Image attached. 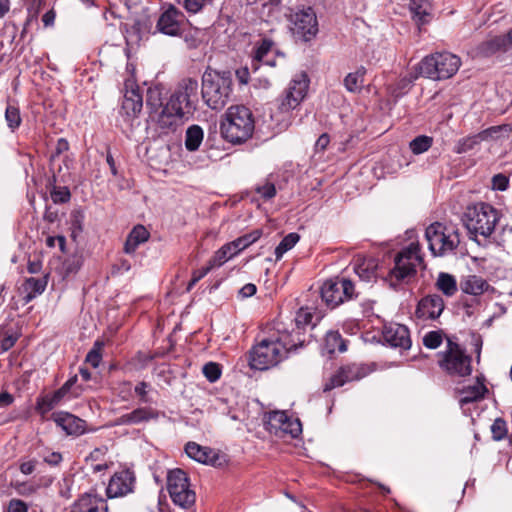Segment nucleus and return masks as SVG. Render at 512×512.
Returning <instances> with one entry per match:
<instances>
[{
  "instance_id": "obj_4",
  "label": "nucleus",
  "mask_w": 512,
  "mask_h": 512,
  "mask_svg": "<svg viewBox=\"0 0 512 512\" xmlns=\"http://www.w3.org/2000/svg\"><path fill=\"white\" fill-rule=\"evenodd\" d=\"M232 92L230 72L205 71L202 77L201 94L206 105L213 110L226 106Z\"/></svg>"
},
{
  "instance_id": "obj_46",
  "label": "nucleus",
  "mask_w": 512,
  "mask_h": 512,
  "mask_svg": "<svg viewBox=\"0 0 512 512\" xmlns=\"http://www.w3.org/2000/svg\"><path fill=\"white\" fill-rule=\"evenodd\" d=\"M5 119L9 128L15 130L21 123V117L19 109L15 106L8 105L5 111Z\"/></svg>"
},
{
  "instance_id": "obj_16",
  "label": "nucleus",
  "mask_w": 512,
  "mask_h": 512,
  "mask_svg": "<svg viewBox=\"0 0 512 512\" xmlns=\"http://www.w3.org/2000/svg\"><path fill=\"white\" fill-rule=\"evenodd\" d=\"M261 235L262 231L260 229H256L250 233L238 237L237 239L233 240L230 243L223 245L212 256L213 264H218L219 266H222L233 256L237 255L239 252L255 243L261 237Z\"/></svg>"
},
{
  "instance_id": "obj_2",
  "label": "nucleus",
  "mask_w": 512,
  "mask_h": 512,
  "mask_svg": "<svg viewBox=\"0 0 512 512\" xmlns=\"http://www.w3.org/2000/svg\"><path fill=\"white\" fill-rule=\"evenodd\" d=\"M297 344L288 333L271 335L262 339L250 352V366L257 370H267L279 364L287 353L296 349Z\"/></svg>"
},
{
  "instance_id": "obj_35",
  "label": "nucleus",
  "mask_w": 512,
  "mask_h": 512,
  "mask_svg": "<svg viewBox=\"0 0 512 512\" xmlns=\"http://www.w3.org/2000/svg\"><path fill=\"white\" fill-rule=\"evenodd\" d=\"M204 133L203 129L198 125L190 126L186 131L185 137V147L189 151H196L202 141H203Z\"/></svg>"
},
{
  "instance_id": "obj_52",
  "label": "nucleus",
  "mask_w": 512,
  "mask_h": 512,
  "mask_svg": "<svg viewBox=\"0 0 512 512\" xmlns=\"http://www.w3.org/2000/svg\"><path fill=\"white\" fill-rule=\"evenodd\" d=\"M51 198L54 203H66L70 200L71 193L67 187H58L51 192Z\"/></svg>"
},
{
  "instance_id": "obj_55",
  "label": "nucleus",
  "mask_w": 512,
  "mask_h": 512,
  "mask_svg": "<svg viewBox=\"0 0 512 512\" xmlns=\"http://www.w3.org/2000/svg\"><path fill=\"white\" fill-rule=\"evenodd\" d=\"M83 230V215L80 213H76L72 215L71 220V237L73 240H76L79 234Z\"/></svg>"
},
{
  "instance_id": "obj_64",
  "label": "nucleus",
  "mask_w": 512,
  "mask_h": 512,
  "mask_svg": "<svg viewBox=\"0 0 512 512\" xmlns=\"http://www.w3.org/2000/svg\"><path fill=\"white\" fill-rule=\"evenodd\" d=\"M330 143V137L327 133H323L316 141L315 148L318 151H324Z\"/></svg>"
},
{
  "instance_id": "obj_20",
  "label": "nucleus",
  "mask_w": 512,
  "mask_h": 512,
  "mask_svg": "<svg viewBox=\"0 0 512 512\" xmlns=\"http://www.w3.org/2000/svg\"><path fill=\"white\" fill-rule=\"evenodd\" d=\"M53 420L67 435L79 436L85 433L86 422L71 413H55Z\"/></svg>"
},
{
  "instance_id": "obj_36",
  "label": "nucleus",
  "mask_w": 512,
  "mask_h": 512,
  "mask_svg": "<svg viewBox=\"0 0 512 512\" xmlns=\"http://www.w3.org/2000/svg\"><path fill=\"white\" fill-rule=\"evenodd\" d=\"M47 286L45 278H28L24 283V289L27 292L26 301H31L37 295L42 294Z\"/></svg>"
},
{
  "instance_id": "obj_42",
  "label": "nucleus",
  "mask_w": 512,
  "mask_h": 512,
  "mask_svg": "<svg viewBox=\"0 0 512 512\" xmlns=\"http://www.w3.org/2000/svg\"><path fill=\"white\" fill-rule=\"evenodd\" d=\"M104 343L102 341H95L92 349L86 355L85 361L89 363L93 368H97L102 360V348Z\"/></svg>"
},
{
  "instance_id": "obj_13",
  "label": "nucleus",
  "mask_w": 512,
  "mask_h": 512,
  "mask_svg": "<svg viewBox=\"0 0 512 512\" xmlns=\"http://www.w3.org/2000/svg\"><path fill=\"white\" fill-rule=\"evenodd\" d=\"M136 475L130 468H121L113 473L106 486V496L109 499L125 497L134 493Z\"/></svg>"
},
{
  "instance_id": "obj_17",
  "label": "nucleus",
  "mask_w": 512,
  "mask_h": 512,
  "mask_svg": "<svg viewBox=\"0 0 512 512\" xmlns=\"http://www.w3.org/2000/svg\"><path fill=\"white\" fill-rule=\"evenodd\" d=\"M382 337L386 344L393 348L407 350L411 347V339L408 328L398 323L385 324Z\"/></svg>"
},
{
  "instance_id": "obj_28",
  "label": "nucleus",
  "mask_w": 512,
  "mask_h": 512,
  "mask_svg": "<svg viewBox=\"0 0 512 512\" xmlns=\"http://www.w3.org/2000/svg\"><path fill=\"white\" fill-rule=\"evenodd\" d=\"M150 233L143 225L135 226L128 234L124 244V252L127 254H133L138 246L148 241Z\"/></svg>"
},
{
  "instance_id": "obj_32",
  "label": "nucleus",
  "mask_w": 512,
  "mask_h": 512,
  "mask_svg": "<svg viewBox=\"0 0 512 512\" xmlns=\"http://www.w3.org/2000/svg\"><path fill=\"white\" fill-rule=\"evenodd\" d=\"M410 11L413 19L419 24H426L431 19V4L428 0H411Z\"/></svg>"
},
{
  "instance_id": "obj_45",
  "label": "nucleus",
  "mask_w": 512,
  "mask_h": 512,
  "mask_svg": "<svg viewBox=\"0 0 512 512\" xmlns=\"http://www.w3.org/2000/svg\"><path fill=\"white\" fill-rule=\"evenodd\" d=\"M298 106L299 104L296 102L293 96L290 95V92H287L286 90L284 91L283 96L278 100V109L281 113H288Z\"/></svg>"
},
{
  "instance_id": "obj_57",
  "label": "nucleus",
  "mask_w": 512,
  "mask_h": 512,
  "mask_svg": "<svg viewBox=\"0 0 512 512\" xmlns=\"http://www.w3.org/2000/svg\"><path fill=\"white\" fill-rule=\"evenodd\" d=\"M207 0H180L188 13H198L205 5Z\"/></svg>"
},
{
  "instance_id": "obj_50",
  "label": "nucleus",
  "mask_w": 512,
  "mask_h": 512,
  "mask_svg": "<svg viewBox=\"0 0 512 512\" xmlns=\"http://www.w3.org/2000/svg\"><path fill=\"white\" fill-rule=\"evenodd\" d=\"M442 343V334L440 331H430L423 337V344L429 349H436Z\"/></svg>"
},
{
  "instance_id": "obj_1",
  "label": "nucleus",
  "mask_w": 512,
  "mask_h": 512,
  "mask_svg": "<svg viewBox=\"0 0 512 512\" xmlns=\"http://www.w3.org/2000/svg\"><path fill=\"white\" fill-rule=\"evenodd\" d=\"M198 103V82L184 79L169 101L157 116V122L163 129H172L193 115Z\"/></svg>"
},
{
  "instance_id": "obj_26",
  "label": "nucleus",
  "mask_w": 512,
  "mask_h": 512,
  "mask_svg": "<svg viewBox=\"0 0 512 512\" xmlns=\"http://www.w3.org/2000/svg\"><path fill=\"white\" fill-rule=\"evenodd\" d=\"M488 392L487 387L479 379L472 385H468L459 390V403L464 406L469 403L477 402L484 398Z\"/></svg>"
},
{
  "instance_id": "obj_21",
  "label": "nucleus",
  "mask_w": 512,
  "mask_h": 512,
  "mask_svg": "<svg viewBox=\"0 0 512 512\" xmlns=\"http://www.w3.org/2000/svg\"><path fill=\"white\" fill-rule=\"evenodd\" d=\"M459 287L463 293L472 296H480L488 292H495V288L492 287L486 279L475 274L463 276L460 280Z\"/></svg>"
},
{
  "instance_id": "obj_25",
  "label": "nucleus",
  "mask_w": 512,
  "mask_h": 512,
  "mask_svg": "<svg viewBox=\"0 0 512 512\" xmlns=\"http://www.w3.org/2000/svg\"><path fill=\"white\" fill-rule=\"evenodd\" d=\"M378 261L373 257L357 256L354 271L363 281L370 282L376 278Z\"/></svg>"
},
{
  "instance_id": "obj_22",
  "label": "nucleus",
  "mask_w": 512,
  "mask_h": 512,
  "mask_svg": "<svg viewBox=\"0 0 512 512\" xmlns=\"http://www.w3.org/2000/svg\"><path fill=\"white\" fill-rule=\"evenodd\" d=\"M107 501L97 494L85 493L73 505L71 512H107Z\"/></svg>"
},
{
  "instance_id": "obj_3",
  "label": "nucleus",
  "mask_w": 512,
  "mask_h": 512,
  "mask_svg": "<svg viewBox=\"0 0 512 512\" xmlns=\"http://www.w3.org/2000/svg\"><path fill=\"white\" fill-rule=\"evenodd\" d=\"M254 128L255 122L251 110L242 105L229 107L220 125L222 136L233 144L248 140Z\"/></svg>"
},
{
  "instance_id": "obj_30",
  "label": "nucleus",
  "mask_w": 512,
  "mask_h": 512,
  "mask_svg": "<svg viewBox=\"0 0 512 512\" xmlns=\"http://www.w3.org/2000/svg\"><path fill=\"white\" fill-rule=\"evenodd\" d=\"M158 417V413L147 407L137 408L130 413L124 414L120 417V424H139L145 421H149L150 419H155Z\"/></svg>"
},
{
  "instance_id": "obj_59",
  "label": "nucleus",
  "mask_w": 512,
  "mask_h": 512,
  "mask_svg": "<svg viewBox=\"0 0 512 512\" xmlns=\"http://www.w3.org/2000/svg\"><path fill=\"white\" fill-rule=\"evenodd\" d=\"M14 488L16 489L17 493L23 496L31 495L34 492V487L27 483H20L16 482L14 484Z\"/></svg>"
},
{
  "instance_id": "obj_44",
  "label": "nucleus",
  "mask_w": 512,
  "mask_h": 512,
  "mask_svg": "<svg viewBox=\"0 0 512 512\" xmlns=\"http://www.w3.org/2000/svg\"><path fill=\"white\" fill-rule=\"evenodd\" d=\"M508 429H507V423L502 418H497L494 420L493 424L491 425V433L492 437L495 441H500L504 439L507 435Z\"/></svg>"
},
{
  "instance_id": "obj_56",
  "label": "nucleus",
  "mask_w": 512,
  "mask_h": 512,
  "mask_svg": "<svg viewBox=\"0 0 512 512\" xmlns=\"http://www.w3.org/2000/svg\"><path fill=\"white\" fill-rule=\"evenodd\" d=\"M135 393L140 398L142 403H151L152 399L149 397L150 385L142 381L135 386Z\"/></svg>"
},
{
  "instance_id": "obj_6",
  "label": "nucleus",
  "mask_w": 512,
  "mask_h": 512,
  "mask_svg": "<svg viewBox=\"0 0 512 512\" xmlns=\"http://www.w3.org/2000/svg\"><path fill=\"white\" fill-rule=\"evenodd\" d=\"M461 66V59L450 52H437L426 56L419 63L420 75L441 81L453 77Z\"/></svg>"
},
{
  "instance_id": "obj_11",
  "label": "nucleus",
  "mask_w": 512,
  "mask_h": 512,
  "mask_svg": "<svg viewBox=\"0 0 512 512\" xmlns=\"http://www.w3.org/2000/svg\"><path fill=\"white\" fill-rule=\"evenodd\" d=\"M264 426L267 431L277 437L289 435L297 438L302 432L300 420L288 416L285 411H272L265 414Z\"/></svg>"
},
{
  "instance_id": "obj_62",
  "label": "nucleus",
  "mask_w": 512,
  "mask_h": 512,
  "mask_svg": "<svg viewBox=\"0 0 512 512\" xmlns=\"http://www.w3.org/2000/svg\"><path fill=\"white\" fill-rule=\"evenodd\" d=\"M493 185L500 191L506 190L508 186V179L502 174L495 175L493 177Z\"/></svg>"
},
{
  "instance_id": "obj_31",
  "label": "nucleus",
  "mask_w": 512,
  "mask_h": 512,
  "mask_svg": "<svg viewBox=\"0 0 512 512\" xmlns=\"http://www.w3.org/2000/svg\"><path fill=\"white\" fill-rule=\"evenodd\" d=\"M308 87L309 79L306 74L301 73L290 81L286 91L290 92V95H292L296 102L300 105L307 94Z\"/></svg>"
},
{
  "instance_id": "obj_38",
  "label": "nucleus",
  "mask_w": 512,
  "mask_h": 512,
  "mask_svg": "<svg viewBox=\"0 0 512 512\" xmlns=\"http://www.w3.org/2000/svg\"><path fill=\"white\" fill-rule=\"evenodd\" d=\"M365 68L360 67L355 72L349 73L344 79V85L350 92H359L363 86Z\"/></svg>"
},
{
  "instance_id": "obj_37",
  "label": "nucleus",
  "mask_w": 512,
  "mask_h": 512,
  "mask_svg": "<svg viewBox=\"0 0 512 512\" xmlns=\"http://www.w3.org/2000/svg\"><path fill=\"white\" fill-rule=\"evenodd\" d=\"M512 132V126L509 124H502L498 126L489 127L481 131L484 141L498 140L501 138H508Z\"/></svg>"
},
{
  "instance_id": "obj_34",
  "label": "nucleus",
  "mask_w": 512,
  "mask_h": 512,
  "mask_svg": "<svg viewBox=\"0 0 512 512\" xmlns=\"http://www.w3.org/2000/svg\"><path fill=\"white\" fill-rule=\"evenodd\" d=\"M324 347L329 354L345 352L347 349L346 342L338 331H329L326 334Z\"/></svg>"
},
{
  "instance_id": "obj_33",
  "label": "nucleus",
  "mask_w": 512,
  "mask_h": 512,
  "mask_svg": "<svg viewBox=\"0 0 512 512\" xmlns=\"http://www.w3.org/2000/svg\"><path fill=\"white\" fill-rule=\"evenodd\" d=\"M435 286L447 297L454 296L458 290L456 278L446 272L438 274Z\"/></svg>"
},
{
  "instance_id": "obj_7",
  "label": "nucleus",
  "mask_w": 512,
  "mask_h": 512,
  "mask_svg": "<svg viewBox=\"0 0 512 512\" xmlns=\"http://www.w3.org/2000/svg\"><path fill=\"white\" fill-rule=\"evenodd\" d=\"M419 267H424V260L420 253V245L411 242L394 257V267L390 270L389 280L391 285H396L413 278Z\"/></svg>"
},
{
  "instance_id": "obj_39",
  "label": "nucleus",
  "mask_w": 512,
  "mask_h": 512,
  "mask_svg": "<svg viewBox=\"0 0 512 512\" xmlns=\"http://www.w3.org/2000/svg\"><path fill=\"white\" fill-rule=\"evenodd\" d=\"M484 139L482 138L481 132L470 135L467 137H464L455 145L454 152L457 154H463L466 153L472 149H474L477 145H479L481 142H483Z\"/></svg>"
},
{
  "instance_id": "obj_51",
  "label": "nucleus",
  "mask_w": 512,
  "mask_h": 512,
  "mask_svg": "<svg viewBox=\"0 0 512 512\" xmlns=\"http://www.w3.org/2000/svg\"><path fill=\"white\" fill-rule=\"evenodd\" d=\"M313 313L308 307L300 308L295 316V323L298 328L312 324Z\"/></svg>"
},
{
  "instance_id": "obj_19",
  "label": "nucleus",
  "mask_w": 512,
  "mask_h": 512,
  "mask_svg": "<svg viewBox=\"0 0 512 512\" xmlns=\"http://www.w3.org/2000/svg\"><path fill=\"white\" fill-rule=\"evenodd\" d=\"M444 307V301L440 295H427L419 301L415 314L422 320H434L442 314Z\"/></svg>"
},
{
  "instance_id": "obj_29",
  "label": "nucleus",
  "mask_w": 512,
  "mask_h": 512,
  "mask_svg": "<svg viewBox=\"0 0 512 512\" xmlns=\"http://www.w3.org/2000/svg\"><path fill=\"white\" fill-rule=\"evenodd\" d=\"M483 52L492 54L498 51L507 52L512 49V29L502 36H495L483 44Z\"/></svg>"
},
{
  "instance_id": "obj_48",
  "label": "nucleus",
  "mask_w": 512,
  "mask_h": 512,
  "mask_svg": "<svg viewBox=\"0 0 512 512\" xmlns=\"http://www.w3.org/2000/svg\"><path fill=\"white\" fill-rule=\"evenodd\" d=\"M55 406H57V404L54 403V400L50 394L39 397L36 402V410L41 415H45L46 413L51 411Z\"/></svg>"
},
{
  "instance_id": "obj_23",
  "label": "nucleus",
  "mask_w": 512,
  "mask_h": 512,
  "mask_svg": "<svg viewBox=\"0 0 512 512\" xmlns=\"http://www.w3.org/2000/svg\"><path fill=\"white\" fill-rule=\"evenodd\" d=\"M274 50V43L270 39H262L257 43L254 47L252 58L253 70H258L260 64L276 67V57H273V60H268V56L272 55Z\"/></svg>"
},
{
  "instance_id": "obj_10",
  "label": "nucleus",
  "mask_w": 512,
  "mask_h": 512,
  "mask_svg": "<svg viewBox=\"0 0 512 512\" xmlns=\"http://www.w3.org/2000/svg\"><path fill=\"white\" fill-rule=\"evenodd\" d=\"M167 489L175 505L184 509L194 505L196 494L190 489L188 477L183 470L174 469L168 472Z\"/></svg>"
},
{
  "instance_id": "obj_9",
  "label": "nucleus",
  "mask_w": 512,
  "mask_h": 512,
  "mask_svg": "<svg viewBox=\"0 0 512 512\" xmlns=\"http://www.w3.org/2000/svg\"><path fill=\"white\" fill-rule=\"evenodd\" d=\"M439 365L451 376L465 377L472 372L471 357L451 339H447L446 349L440 353Z\"/></svg>"
},
{
  "instance_id": "obj_18",
  "label": "nucleus",
  "mask_w": 512,
  "mask_h": 512,
  "mask_svg": "<svg viewBox=\"0 0 512 512\" xmlns=\"http://www.w3.org/2000/svg\"><path fill=\"white\" fill-rule=\"evenodd\" d=\"M365 372L362 367L357 364H350L341 367L324 385V392H328L334 388L341 387L347 382L359 380L363 378Z\"/></svg>"
},
{
  "instance_id": "obj_43",
  "label": "nucleus",
  "mask_w": 512,
  "mask_h": 512,
  "mask_svg": "<svg viewBox=\"0 0 512 512\" xmlns=\"http://www.w3.org/2000/svg\"><path fill=\"white\" fill-rule=\"evenodd\" d=\"M220 267L218 264H213V257L208 261V264L205 267H202L199 270H195L192 274V278L189 281L186 290L189 292L195 286V284L200 281L203 277H205L213 268Z\"/></svg>"
},
{
  "instance_id": "obj_14",
  "label": "nucleus",
  "mask_w": 512,
  "mask_h": 512,
  "mask_svg": "<svg viewBox=\"0 0 512 512\" xmlns=\"http://www.w3.org/2000/svg\"><path fill=\"white\" fill-rule=\"evenodd\" d=\"M186 26L185 15L175 6L163 7L156 23V31L167 36H180Z\"/></svg>"
},
{
  "instance_id": "obj_58",
  "label": "nucleus",
  "mask_w": 512,
  "mask_h": 512,
  "mask_svg": "<svg viewBox=\"0 0 512 512\" xmlns=\"http://www.w3.org/2000/svg\"><path fill=\"white\" fill-rule=\"evenodd\" d=\"M28 507L25 502L19 499H12L9 502L7 512H27Z\"/></svg>"
},
{
  "instance_id": "obj_27",
  "label": "nucleus",
  "mask_w": 512,
  "mask_h": 512,
  "mask_svg": "<svg viewBox=\"0 0 512 512\" xmlns=\"http://www.w3.org/2000/svg\"><path fill=\"white\" fill-rule=\"evenodd\" d=\"M185 452L190 458L203 464H214L217 459L216 453L211 448L195 442H188L185 445Z\"/></svg>"
},
{
  "instance_id": "obj_49",
  "label": "nucleus",
  "mask_w": 512,
  "mask_h": 512,
  "mask_svg": "<svg viewBox=\"0 0 512 512\" xmlns=\"http://www.w3.org/2000/svg\"><path fill=\"white\" fill-rule=\"evenodd\" d=\"M255 192L264 200H270L276 195L275 185L269 181L255 187Z\"/></svg>"
},
{
  "instance_id": "obj_53",
  "label": "nucleus",
  "mask_w": 512,
  "mask_h": 512,
  "mask_svg": "<svg viewBox=\"0 0 512 512\" xmlns=\"http://www.w3.org/2000/svg\"><path fill=\"white\" fill-rule=\"evenodd\" d=\"M108 453V447L103 445L93 449L90 454L86 457L87 463H96L105 460V456Z\"/></svg>"
},
{
  "instance_id": "obj_60",
  "label": "nucleus",
  "mask_w": 512,
  "mask_h": 512,
  "mask_svg": "<svg viewBox=\"0 0 512 512\" xmlns=\"http://www.w3.org/2000/svg\"><path fill=\"white\" fill-rule=\"evenodd\" d=\"M43 460L49 465L56 466L62 461V455L59 452H48L43 456Z\"/></svg>"
},
{
  "instance_id": "obj_24",
  "label": "nucleus",
  "mask_w": 512,
  "mask_h": 512,
  "mask_svg": "<svg viewBox=\"0 0 512 512\" xmlns=\"http://www.w3.org/2000/svg\"><path fill=\"white\" fill-rule=\"evenodd\" d=\"M143 99L138 89L127 90L124 94L121 113L128 118H135L142 110Z\"/></svg>"
},
{
  "instance_id": "obj_63",
  "label": "nucleus",
  "mask_w": 512,
  "mask_h": 512,
  "mask_svg": "<svg viewBox=\"0 0 512 512\" xmlns=\"http://www.w3.org/2000/svg\"><path fill=\"white\" fill-rule=\"evenodd\" d=\"M36 464H37L36 460L24 461L20 464V471L24 475H30L34 472Z\"/></svg>"
},
{
  "instance_id": "obj_61",
  "label": "nucleus",
  "mask_w": 512,
  "mask_h": 512,
  "mask_svg": "<svg viewBox=\"0 0 512 512\" xmlns=\"http://www.w3.org/2000/svg\"><path fill=\"white\" fill-rule=\"evenodd\" d=\"M17 341V335H14V334H9V335H6L2 340H1V350L2 351H8L10 348H12L15 343Z\"/></svg>"
},
{
  "instance_id": "obj_40",
  "label": "nucleus",
  "mask_w": 512,
  "mask_h": 512,
  "mask_svg": "<svg viewBox=\"0 0 512 512\" xmlns=\"http://www.w3.org/2000/svg\"><path fill=\"white\" fill-rule=\"evenodd\" d=\"M299 239L300 237L297 233H289L288 235H286L275 248L276 259H281L287 251H289L296 245Z\"/></svg>"
},
{
  "instance_id": "obj_15",
  "label": "nucleus",
  "mask_w": 512,
  "mask_h": 512,
  "mask_svg": "<svg viewBox=\"0 0 512 512\" xmlns=\"http://www.w3.org/2000/svg\"><path fill=\"white\" fill-rule=\"evenodd\" d=\"M291 30L305 41L313 38L318 32V22L311 7L297 10L290 15Z\"/></svg>"
},
{
  "instance_id": "obj_41",
  "label": "nucleus",
  "mask_w": 512,
  "mask_h": 512,
  "mask_svg": "<svg viewBox=\"0 0 512 512\" xmlns=\"http://www.w3.org/2000/svg\"><path fill=\"white\" fill-rule=\"evenodd\" d=\"M432 143V137L420 135L410 142L409 147L414 154L419 155L426 152L432 146Z\"/></svg>"
},
{
  "instance_id": "obj_12",
  "label": "nucleus",
  "mask_w": 512,
  "mask_h": 512,
  "mask_svg": "<svg viewBox=\"0 0 512 512\" xmlns=\"http://www.w3.org/2000/svg\"><path fill=\"white\" fill-rule=\"evenodd\" d=\"M354 295V284L346 278L330 279L321 288V297L331 308H335Z\"/></svg>"
},
{
  "instance_id": "obj_5",
  "label": "nucleus",
  "mask_w": 512,
  "mask_h": 512,
  "mask_svg": "<svg viewBox=\"0 0 512 512\" xmlns=\"http://www.w3.org/2000/svg\"><path fill=\"white\" fill-rule=\"evenodd\" d=\"M500 214L492 205L478 202L467 207L464 223L469 233L488 238L494 232Z\"/></svg>"
},
{
  "instance_id": "obj_8",
  "label": "nucleus",
  "mask_w": 512,
  "mask_h": 512,
  "mask_svg": "<svg viewBox=\"0 0 512 512\" xmlns=\"http://www.w3.org/2000/svg\"><path fill=\"white\" fill-rule=\"evenodd\" d=\"M429 250L433 256H444L453 252L460 243L459 232L454 226L440 222L429 225L425 231Z\"/></svg>"
},
{
  "instance_id": "obj_54",
  "label": "nucleus",
  "mask_w": 512,
  "mask_h": 512,
  "mask_svg": "<svg viewBox=\"0 0 512 512\" xmlns=\"http://www.w3.org/2000/svg\"><path fill=\"white\" fill-rule=\"evenodd\" d=\"M147 106L152 108H157L162 106L161 101V93L157 88H149L147 90V98H146Z\"/></svg>"
},
{
  "instance_id": "obj_47",
  "label": "nucleus",
  "mask_w": 512,
  "mask_h": 512,
  "mask_svg": "<svg viewBox=\"0 0 512 512\" xmlns=\"http://www.w3.org/2000/svg\"><path fill=\"white\" fill-rule=\"evenodd\" d=\"M202 372L211 383L216 382L221 376L220 365L215 362L206 363L202 368Z\"/></svg>"
}]
</instances>
